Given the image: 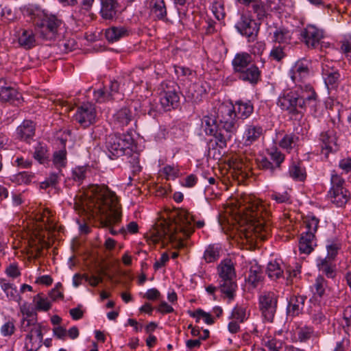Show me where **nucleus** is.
I'll return each instance as SVG.
<instances>
[{"label":"nucleus","mask_w":351,"mask_h":351,"mask_svg":"<svg viewBox=\"0 0 351 351\" xmlns=\"http://www.w3.org/2000/svg\"><path fill=\"white\" fill-rule=\"evenodd\" d=\"M237 76L243 82L256 85L261 80V71L256 65L252 64L237 74Z\"/></svg>","instance_id":"20"},{"label":"nucleus","mask_w":351,"mask_h":351,"mask_svg":"<svg viewBox=\"0 0 351 351\" xmlns=\"http://www.w3.org/2000/svg\"><path fill=\"white\" fill-rule=\"evenodd\" d=\"M53 162L59 169L60 173H61V169L65 167L66 165V151L65 149H62L54 152L53 156Z\"/></svg>","instance_id":"45"},{"label":"nucleus","mask_w":351,"mask_h":351,"mask_svg":"<svg viewBox=\"0 0 351 351\" xmlns=\"http://www.w3.org/2000/svg\"><path fill=\"white\" fill-rule=\"evenodd\" d=\"M331 260L325 258L321 259L317 263V267L322 274L328 278H334L336 276V266L330 262Z\"/></svg>","instance_id":"34"},{"label":"nucleus","mask_w":351,"mask_h":351,"mask_svg":"<svg viewBox=\"0 0 351 351\" xmlns=\"http://www.w3.org/2000/svg\"><path fill=\"white\" fill-rule=\"evenodd\" d=\"M275 41L279 43H286L291 38L290 32L283 28H279L274 33Z\"/></svg>","instance_id":"55"},{"label":"nucleus","mask_w":351,"mask_h":351,"mask_svg":"<svg viewBox=\"0 0 351 351\" xmlns=\"http://www.w3.org/2000/svg\"><path fill=\"white\" fill-rule=\"evenodd\" d=\"M316 245L315 236L311 232H303L299 241V250L301 253L309 254Z\"/></svg>","instance_id":"29"},{"label":"nucleus","mask_w":351,"mask_h":351,"mask_svg":"<svg viewBox=\"0 0 351 351\" xmlns=\"http://www.w3.org/2000/svg\"><path fill=\"white\" fill-rule=\"evenodd\" d=\"M286 54L284 51V47L282 46L274 47L270 52L269 56L278 62L280 61L285 57Z\"/></svg>","instance_id":"60"},{"label":"nucleus","mask_w":351,"mask_h":351,"mask_svg":"<svg viewBox=\"0 0 351 351\" xmlns=\"http://www.w3.org/2000/svg\"><path fill=\"white\" fill-rule=\"evenodd\" d=\"M343 322L342 323L343 327L346 332L350 335H351V306H347L343 313Z\"/></svg>","instance_id":"56"},{"label":"nucleus","mask_w":351,"mask_h":351,"mask_svg":"<svg viewBox=\"0 0 351 351\" xmlns=\"http://www.w3.org/2000/svg\"><path fill=\"white\" fill-rule=\"evenodd\" d=\"M285 160V155L278 150L269 154V158L261 156L256 158V164L260 169L269 171L271 175H274L276 171H279L280 165Z\"/></svg>","instance_id":"11"},{"label":"nucleus","mask_w":351,"mask_h":351,"mask_svg":"<svg viewBox=\"0 0 351 351\" xmlns=\"http://www.w3.org/2000/svg\"><path fill=\"white\" fill-rule=\"evenodd\" d=\"M308 74V66L302 61L297 62L290 71L291 78L295 84L302 82Z\"/></svg>","instance_id":"26"},{"label":"nucleus","mask_w":351,"mask_h":351,"mask_svg":"<svg viewBox=\"0 0 351 351\" xmlns=\"http://www.w3.org/2000/svg\"><path fill=\"white\" fill-rule=\"evenodd\" d=\"M252 58L246 52L237 53L232 60L234 73L237 75L242 71L252 65Z\"/></svg>","instance_id":"27"},{"label":"nucleus","mask_w":351,"mask_h":351,"mask_svg":"<svg viewBox=\"0 0 351 351\" xmlns=\"http://www.w3.org/2000/svg\"><path fill=\"white\" fill-rule=\"evenodd\" d=\"M269 197L277 204H291V195L286 190L271 191L269 193Z\"/></svg>","instance_id":"37"},{"label":"nucleus","mask_w":351,"mask_h":351,"mask_svg":"<svg viewBox=\"0 0 351 351\" xmlns=\"http://www.w3.org/2000/svg\"><path fill=\"white\" fill-rule=\"evenodd\" d=\"M284 342L276 338L269 339L265 343V346L269 351H280L283 347Z\"/></svg>","instance_id":"59"},{"label":"nucleus","mask_w":351,"mask_h":351,"mask_svg":"<svg viewBox=\"0 0 351 351\" xmlns=\"http://www.w3.org/2000/svg\"><path fill=\"white\" fill-rule=\"evenodd\" d=\"M1 287L10 300L18 301L19 295L16 288H14L11 284L5 282V280H1Z\"/></svg>","instance_id":"49"},{"label":"nucleus","mask_w":351,"mask_h":351,"mask_svg":"<svg viewBox=\"0 0 351 351\" xmlns=\"http://www.w3.org/2000/svg\"><path fill=\"white\" fill-rule=\"evenodd\" d=\"M214 114L210 115H204L202 119V124H204L205 132L206 134H210L217 132V130L221 127V121L217 123L215 116L216 111H213Z\"/></svg>","instance_id":"33"},{"label":"nucleus","mask_w":351,"mask_h":351,"mask_svg":"<svg viewBox=\"0 0 351 351\" xmlns=\"http://www.w3.org/2000/svg\"><path fill=\"white\" fill-rule=\"evenodd\" d=\"M35 160H38L40 163L44 164L49 160V153L46 145L38 143L34 148L33 155Z\"/></svg>","instance_id":"38"},{"label":"nucleus","mask_w":351,"mask_h":351,"mask_svg":"<svg viewBox=\"0 0 351 351\" xmlns=\"http://www.w3.org/2000/svg\"><path fill=\"white\" fill-rule=\"evenodd\" d=\"M230 318L236 319L240 323H243L247 319L246 308L243 306L237 305L232 311Z\"/></svg>","instance_id":"52"},{"label":"nucleus","mask_w":351,"mask_h":351,"mask_svg":"<svg viewBox=\"0 0 351 351\" xmlns=\"http://www.w3.org/2000/svg\"><path fill=\"white\" fill-rule=\"evenodd\" d=\"M320 141L322 142V152L328 155L330 152H335L338 150L337 143V137L332 130H328L320 134Z\"/></svg>","instance_id":"19"},{"label":"nucleus","mask_w":351,"mask_h":351,"mask_svg":"<svg viewBox=\"0 0 351 351\" xmlns=\"http://www.w3.org/2000/svg\"><path fill=\"white\" fill-rule=\"evenodd\" d=\"M322 75L328 89L336 90L340 82L339 71L325 63L322 64Z\"/></svg>","instance_id":"17"},{"label":"nucleus","mask_w":351,"mask_h":351,"mask_svg":"<svg viewBox=\"0 0 351 351\" xmlns=\"http://www.w3.org/2000/svg\"><path fill=\"white\" fill-rule=\"evenodd\" d=\"M311 317L312 322L315 325H320L326 321V317L320 308L313 310Z\"/></svg>","instance_id":"58"},{"label":"nucleus","mask_w":351,"mask_h":351,"mask_svg":"<svg viewBox=\"0 0 351 351\" xmlns=\"http://www.w3.org/2000/svg\"><path fill=\"white\" fill-rule=\"evenodd\" d=\"M211 10L217 20H221L224 18V6L221 0H215L212 4Z\"/></svg>","instance_id":"54"},{"label":"nucleus","mask_w":351,"mask_h":351,"mask_svg":"<svg viewBox=\"0 0 351 351\" xmlns=\"http://www.w3.org/2000/svg\"><path fill=\"white\" fill-rule=\"evenodd\" d=\"M89 168L87 166H78L72 170V178L75 182L81 184L86 178Z\"/></svg>","instance_id":"48"},{"label":"nucleus","mask_w":351,"mask_h":351,"mask_svg":"<svg viewBox=\"0 0 351 351\" xmlns=\"http://www.w3.org/2000/svg\"><path fill=\"white\" fill-rule=\"evenodd\" d=\"M299 136L293 133L287 134L284 136L279 143V145L286 149H292L298 145Z\"/></svg>","instance_id":"40"},{"label":"nucleus","mask_w":351,"mask_h":351,"mask_svg":"<svg viewBox=\"0 0 351 351\" xmlns=\"http://www.w3.org/2000/svg\"><path fill=\"white\" fill-rule=\"evenodd\" d=\"M331 187L326 197L337 207H343L350 199L349 191L345 188V180L335 171L331 174Z\"/></svg>","instance_id":"6"},{"label":"nucleus","mask_w":351,"mask_h":351,"mask_svg":"<svg viewBox=\"0 0 351 351\" xmlns=\"http://www.w3.org/2000/svg\"><path fill=\"white\" fill-rule=\"evenodd\" d=\"M243 205L241 210L245 213L246 217L254 223V231L261 239H267L271 232L269 221L265 219L263 213L268 215L263 206L258 199L252 196H246L243 199Z\"/></svg>","instance_id":"3"},{"label":"nucleus","mask_w":351,"mask_h":351,"mask_svg":"<svg viewBox=\"0 0 351 351\" xmlns=\"http://www.w3.org/2000/svg\"><path fill=\"white\" fill-rule=\"evenodd\" d=\"M313 333V329L311 327H304L298 332V338L300 341L308 340Z\"/></svg>","instance_id":"62"},{"label":"nucleus","mask_w":351,"mask_h":351,"mask_svg":"<svg viewBox=\"0 0 351 351\" xmlns=\"http://www.w3.org/2000/svg\"><path fill=\"white\" fill-rule=\"evenodd\" d=\"M306 297L300 295H293L290 297L287 313L288 316L295 317L302 313Z\"/></svg>","instance_id":"22"},{"label":"nucleus","mask_w":351,"mask_h":351,"mask_svg":"<svg viewBox=\"0 0 351 351\" xmlns=\"http://www.w3.org/2000/svg\"><path fill=\"white\" fill-rule=\"evenodd\" d=\"M221 250L219 245L210 244L206 249L203 258L208 263L215 262L219 258Z\"/></svg>","instance_id":"35"},{"label":"nucleus","mask_w":351,"mask_h":351,"mask_svg":"<svg viewBox=\"0 0 351 351\" xmlns=\"http://www.w3.org/2000/svg\"><path fill=\"white\" fill-rule=\"evenodd\" d=\"M190 315L192 317H196L197 322H199V319L202 317L204 319V322L207 324H213L215 322L214 319L211 315L206 313L202 309H197L194 312L190 313Z\"/></svg>","instance_id":"57"},{"label":"nucleus","mask_w":351,"mask_h":351,"mask_svg":"<svg viewBox=\"0 0 351 351\" xmlns=\"http://www.w3.org/2000/svg\"><path fill=\"white\" fill-rule=\"evenodd\" d=\"M62 25L61 19L55 15H45L36 23L37 33L47 40H55Z\"/></svg>","instance_id":"8"},{"label":"nucleus","mask_w":351,"mask_h":351,"mask_svg":"<svg viewBox=\"0 0 351 351\" xmlns=\"http://www.w3.org/2000/svg\"><path fill=\"white\" fill-rule=\"evenodd\" d=\"M130 34L131 29L127 26H112L106 29L105 36L109 42L114 43L128 36Z\"/></svg>","instance_id":"23"},{"label":"nucleus","mask_w":351,"mask_h":351,"mask_svg":"<svg viewBox=\"0 0 351 351\" xmlns=\"http://www.w3.org/2000/svg\"><path fill=\"white\" fill-rule=\"evenodd\" d=\"M259 308L263 317L267 322H271L276 312L278 297L271 291L265 292L260 295Z\"/></svg>","instance_id":"10"},{"label":"nucleus","mask_w":351,"mask_h":351,"mask_svg":"<svg viewBox=\"0 0 351 351\" xmlns=\"http://www.w3.org/2000/svg\"><path fill=\"white\" fill-rule=\"evenodd\" d=\"M106 148L110 159L114 160L125 154L134 145V139L130 134H112L106 139Z\"/></svg>","instance_id":"7"},{"label":"nucleus","mask_w":351,"mask_h":351,"mask_svg":"<svg viewBox=\"0 0 351 351\" xmlns=\"http://www.w3.org/2000/svg\"><path fill=\"white\" fill-rule=\"evenodd\" d=\"M0 9V15L3 22L9 23L16 19L15 13L13 12L12 8L10 5H1Z\"/></svg>","instance_id":"51"},{"label":"nucleus","mask_w":351,"mask_h":351,"mask_svg":"<svg viewBox=\"0 0 351 351\" xmlns=\"http://www.w3.org/2000/svg\"><path fill=\"white\" fill-rule=\"evenodd\" d=\"M113 119L119 126L123 127L129 124L132 119L131 111H116L113 114Z\"/></svg>","instance_id":"41"},{"label":"nucleus","mask_w":351,"mask_h":351,"mask_svg":"<svg viewBox=\"0 0 351 351\" xmlns=\"http://www.w3.org/2000/svg\"><path fill=\"white\" fill-rule=\"evenodd\" d=\"M217 271L219 288L228 298L232 300L237 288L235 280L236 272L233 263L230 260L223 261L217 267Z\"/></svg>","instance_id":"5"},{"label":"nucleus","mask_w":351,"mask_h":351,"mask_svg":"<svg viewBox=\"0 0 351 351\" xmlns=\"http://www.w3.org/2000/svg\"><path fill=\"white\" fill-rule=\"evenodd\" d=\"M305 92L299 95L296 92L289 91L280 96L278 106L281 110H296L300 108H314L317 104V95L313 87L308 84L304 86Z\"/></svg>","instance_id":"4"},{"label":"nucleus","mask_w":351,"mask_h":351,"mask_svg":"<svg viewBox=\"0 0 351 351\" xmlns=\"http://www.w3.org/2000/svg\"><path fill=\"white\" fill-rule=\"evenodd\" d=\"M36 308L38 311H47L51 308V303L42 293H38L34 298Z\"/></svg>","instance_id":"50"},{"label":"nucleus","mask_w":351,"mask_h":351,"mask_svg":"<svg viewBox=\"0 0 351 351\" xmlns=\"http://www.w3.org/2000/svg\"><path fill=\"white\" fill-rule=\"evenodd\" d=\"M15 330L14 324L12 321H8L5 323L1 328V332L3 336H10Z\"/></svg>","instance_id":"63"},{"label":"nucleus","mask_w":351,"mask_h":351,"mask_svg":"<svg viewBox=\"0 0 351 351\" xmlns=\"http://www.w3.org/2000/svg\"><path fill=\"white\" fill-rule=\"evenodd\" d=\"M35 174L29 171H23L14 176V181L18 184H28L34 182Z\"/></svg>","instance_id":"46"},{"label":"nucleus","mask_w":351,"mask_h":351,"mask_svg":"<svg viewBox=\"0 0 351 351\" xmlns=\"http://www.w3.org/2000/svg\"><path fill=\"white\" fill-rule=\"evenodd\" d=\"M350 343V339L347 337H344L341 341L336 343L335 347L332 351H346Z\"/></svg>","instance_id":"64"},{"label":"nucleus","mask_w":351,"mask_h":351,"mask_svg":"<svg viewBox=\"0 0 351 351\" xmlns=\"http://www.w3.org/2000/svg\"><path fill=\"white\" fill-rule=\"evenodd\" d=\"M56 106H59L60 108H66L67 110H73L75 108H77V110H90L93 108V105L91 103H88L86 104H84L83 105L79 106L78 103L75 101L73 104L71 102H69L67 101L58 99L55 101Z\"/></svg>","instance_id":"39"},{"label":"nucleus","mask_w":351,"mask_h":351,"mask_svg":"<svg viewBox=\"0 0 351 351\" xmlns=\"http://www.w3.org/2000/svg\"><path fill=\"white\" fill-rule=\"evenodd\" d=\"M235 28L242 36L247 37L249 41H254L258 34L260 24L250 14L242 13Z\"/></svg>","instance_id":"9"},{"label":"nucleus","mask_w":351,"mask_h":351,"mask_svg":"<svg viewBox=\"0 0 351 351\" xmlns=\"http://www.w3.org/2000/svg\"><path fill=\"white\" fill-rule=\"evenodd\" d=\"M100 14L104 19L113 20L120 13L121 6L117 0H100Z\"/></svg>","instance_id":"18"},{"label":"nucleus","mask_w":351,"mask_h":351,"mask_svg":"<svg viewBox=\"0 0 351 351\" xmlns=\"http://www.w3.org/2000/svg\"><path fill=\"white\" fill-rule=\"evenodd\" d=\"M319 220L315 216L307 215L304 219V223L306 228L305 232H311L315 235V233L317 230Z\"/></svg>","instance_id":"47"},{"label":"nucleus","mask_w":351,"mask_h":351,"mask_svg":"<svg viewBox=\"0 0 351 351\" xmlns=\"http://www.w3.org/2000/svg\"><path fill=\"white\" fill-rule=\"evenodd\" d=\"M90 194L76 195L73 208L88 219L98 218L102 226L109 227L112 234L117 231L112 227L121 220V206L114 192L106 185L96 184L92 186Z\"/></svg>","instance_id":"1"},{"label":"nucleus","mask_w":351,"mask_h":351,"mask_svg":"<svg viewBox=\"0 0 351 351\" xmlns=\"http://www.w3.org/2000/svg\"><path fill=\"white\" fill-rule=\"evenodd\" d=\"M35 135V125L30 120H25L16 129L17 138L29 143Z\"/></svg>","instance_id":"24"},{"label":"nucleus","mask_w":351,"mask_h":351,"mask_svg":"<svg viewBox=\"0 0 351 351\" xmlns=\"http://www.w3.org/2000/svg\"><path fill=\"white\" fill-rule=\"evenodd\" d=\"M263 279V276L261 266L257 264L251 265L248 276L245 278L246 282L251 285L253 288H256Z\"/></svg>","instance_id":"32"},{"label":"nucleus","mask_w":351,"mask_h":351,"mask_svg":"<svg viewBox=\"0 0 351 351\" xmlns=\"http://www.w3.org/2000/svg\"><path fill=\"white\" fill-rule=\"evenodd\" d=\"M289 173L290 177L296 181H304L306 177L305 168L300 162H293L289 167Z\"/></svg>","instance_id":"36"},{"label":"nucleus","mask_w":351,"mask_h":351,"mask_svg":"<svg viewBox=\"0 0 351 351\" xmlns=\"http://www.w3.org/2000/svg\"><path fill=\"white\" fill-rule=\"evenodd\" d=\"M96 111H76L73 119L82 127L86 128L95 122Z\"/></svg>","instance_id":"31"},{"label":"nucleus","mask_w":351,"mask_h":351,"mask_svg":"<svg viewBox=\"0 0 351 351\" xmlns=\"http://www.w3.org/2000/svg\"><path fill=\"white\" fill-rule=\"evenodd\" d=\"M131 165L132 171L134 174H136L141 171V167L139 165V155L135 153L131 156L130 160Z\"/></svg>","instance_id":"61"},{"label":"nucleus","mask_w":351,"mask_h":351,"mask_svg":"<svg viewBox=\"0 0 351 351\" xmlns=\"http://www.w3.org/2000/svg\"><path fill=\"white\" fill-rule=\"evenodd\" d=\"M221 127L217 130V132L210 135L215 137V144L221 149L227 145V141L231 138L232 133L236 130L235 123L232 120H221Z\"/></svg>","instance_id":"13"},{"label":"nucleus","mask_w":351,"mask_h":351,"mask_svg":"<svg viewBox=\"0 0 351 351\" xmlns=\"http://www.w3.org/2000/svg\"><path fill=\"white\" fill-rule=\"evenodd\" d=\"M43 333L41 326L34 324L25 338V348L27 351H37L42 346Z\"/></svg>","instance_id":"16"},{"label":"nucleus","mask_w":351,"mask_h":351,"mask_svg":"<svg viewBox=\"0 0 351 351\" xmlns=\"http://www.w3.org/2000/svg\"><path fill=\"white\" fill-rule=\"evenodd\" d=\"M252 8L254 13L256 14L258 19H263L267 15V10L264 2L261 0H254Z\"/></svg>","instance_id":"53"},{"label":"nucleus","mask_w":351,"mask_h":351,"mask_svg":"<svg viewBox=\"0 0 351 351\" xmlns=\"http://www.w3.org/2000/svg\"><path fill=\"white\" fill-rule=\"evenodd\" d=\"M301 36L308 47L315 48L324 38V32L315 25H308L301 32Z\"/></svg>","instance_id":"15"},{"label":"nucleus","mask_w":351,"mask_h":351,"mask_svg":"<svg viewBox=\"0 0 351 351\" xmlns=\"http://www.w3.org/2000/svg\"><path fill=\"white\" fill-rule=\"evenodd\" d=\"M17 41L19 45L25 49H29L35 46L36 39L32 30L23 29L19 32Z\"/></svg>","instance_id":"30"},{"label":"nucleus","mask_w":351,"mask_h":351,"mask_svg":"<svg viewBox=\"0 0 351 351\" xmlns=\"http://www.w3.org/2000/svg\"><path fill=\"white\" fill-rule=\"evenodd\" d=\"M172 85L168 84H162V88L163 93L160 95V103L164 108H171L175 110L179 107L180 97L176 91L177 85L174 83H171Z\"/></svg>","instance_id":"14"},{"label":"nucleus","mask_w":351,"mask_h":351,"mask_svg":"<svg viewBox=\"0 0 351 351\" xmlns=\"http://www.w3.org/2000/svg\"><path fill=\"white\" fill-rule=\"evenodd\" d=\"M263 135V129L260 125H248L243 134V142L246 146H250L258 141Z\"/></svg>","instance_id":"25"},{"label":"nucleus","mask_w":351,"mask_h":351,"mask_svg":"<svg viewBox=\"0 0 351 351\" xmlns=\"http://www.w3.org/2000/svg\"><path fill=\"white\" fill-rule=\"evenodd\" d=\"M266 272L272 280H278L282 277L283 270L280 267V265L275 262H270L267 267Z\"/></svg>","instance_id":"43"},{"label":"nucleus","mask_w":351,"mask_h":351,"mask_svg":"<svg viewBox=\"0 0 351 351\" xmlns=\"http://www.w3.org/2000/svg\"><path fill=\"white\" fill-rule=\"evenodd\" d=\"M327 281L322 276H318L313 285V293L314 297L322 298L325 294Z\"/></svg>","instance_id":"42"},{"label":"nucleus","mask_w":351,"mask_h":351,"mask_svg":"<svg viewBox=\"0 0 351 351\" xmlns=\"http://www.w3.org/2000/svg\"><path fill=\"white\" fill-rule=\"evenodd\" d=\"M21 95L11 86L8 85L7 82L0 80V100L3 102H10L14 104L19 101Z\"/></svg>","instance_id":"21"},{"label":"nucleus","mask_w":351,"mask_h":351,"mask_svg":"<svg viewBox=\"0 0 351 351\" xmlns=\"http://www.w3.org/2000/svg\"><path fill=\"white\" fill-rule=\"evenodd\" d=\"M93 99L100 104L122 99V95L119 93V82L115 80L112 81L108 86L95 90Z\"/></svg>","instance_id":"12"},{"label":"nucleus","mask_w":351,"mask_h":351,"mask_svg":"<svg viewBox=\"0 0 351 351\" xmlns=\"http://www.w3.org/2000/svg\"><path fill=\"white\" fill-rule=\"evenodd\" d=\"M341 243L338 240L328 241L326 245L327 257L329 260H335L339 251L341 249Z\"/></svg>","instance_id":"44"},{"label":"nucleus","mask_w":351,"mask_h":351,"mask_svg":"<svg viewBox=\"0 0 351 351\" xmlns=\"http://www.w3.org/2000/svg\"><path fill=\"white\" fill-rule=\"evenodd\" d=\"M195 224L197 228H202L204 226V221H195V217L188 210H182L178 212L173 223L163 221L155 226L152 233L153 241L158 243L166 239L170 241L175 240L177 239L176 234L178 232L189 237L194 232Z\"/></svg>","instance_id":"2"},{"label":"nucleus","mask_w":351,"mask_h":351,"mask_svg":"<svg viewBox=\"0 0 351 351\" xmlns=\"http://www.w3.org/2000/svg\"><path fill=\"white\" fill-rule=\"evenodd\" d=\"M148 8L149 15L155 19H164L167 16V8L164 0H149Z\"/></svg>","instance_id":"28"}]
</instances>
